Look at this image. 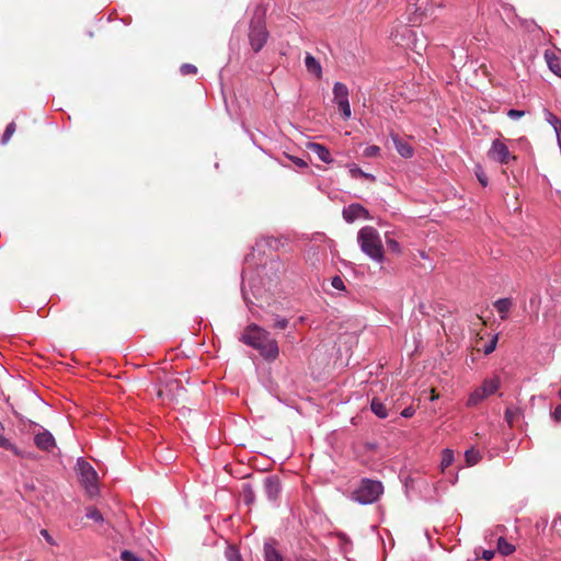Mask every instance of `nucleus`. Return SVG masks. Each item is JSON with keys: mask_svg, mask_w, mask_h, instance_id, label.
I'll list each match as a JSON object with an SVG mask.
<instances>
[{"mask_svg": "<svg viewBox=\"0 0 561 561\" xmlns=\"http://www.w3.org/2000/svg\"><path fill=\"white\" fill-rule=\"evenodd\" d=\"M239 341L256 350L268 362L275 360L279 355L277 341L270 336V332L255 323L245 327Z\"/></svg>", "mask_w": 561, "mask_h": 561, "instance_id": "f257e3e1", "label": "nucleus"}, {"mask_svg": "<svg viewBox=\"0 0 561 561\" xmlns=\"http://www.w3.org/2000/svg\"><path fill=\"white\" fill-rule=\"evenodd\" d=\"M357 242L368 257L377 263L383 262V248L377 229L371 226L363 227L357 233Z\"/></svg>", "mask_w": 561, "mask_h": 561, "instance_id": "f03ea898", "label": "nucleus"}, {"mask_svg": "<svg viewBox=\"0 0 561 561\" xmlns=\"http://www.w3.org/2000/svg\"><path fill=\"white\" fill-rule=\"evenodd\" d=\"M383 493V485L378 480L362 479L357 489L351 494V500L362 505L375 503Z\"/></svg>", "mask_w": 561, "mask_h": 561, "instance_id": "7ed1b4c3", "label": "nucleus"}, {"mask_svg": "<svg viewBox=\"0 0 561 561\" xmlns=\"http://www.w3.org/2000/svg\"><path fill=\"white\" fill-rule=\"evenodd\" d=\"M76 472L81 485L90 496L99 493V476L95 469L82 457L77 459Z\"/></svg>", "mask_w": 561, "mask_h": 561, "instance_id": "20e7f679", "label": "nucleus"}, {"mask_svg": "<svg viewBox=\"0 0 561 561\" xmlns=\"http://www.w3.org/2000/svg\"><path fill=\"white\" fill-rule=\"evenodd\" d=\"M268 32L262 18L257 16L251 20L249 41L252 49L257 53L266 44Z\"/></svg>", "mask_w": 561, "mask_h": 561, "instance_id": "39448f33", "label": "nucleus"}, {"mask_svg": "<svg viewBox=\"0 0 561 561\" xmlns=\"http://www.w3.org/2000/svg\"><path fill=\"white\" fill-rule=\"evenodd\" d=\"M348 88L342 82H335L333 85V102L337 105L339 111L344 119H348L352 115L351 104L348 101Z\"/></svg>", "mask_w": 561, "mask_h": 561, "instance_id": "423d86ee", "label": "nucleus"}, {"mask_svg": "<svg viewBox=\"0 0 561 561\" xmlns=\"http://www.w3.org/2000/svg\"><path fill=\"white\" fill-rule=\"evenodd\" d=\"M488 156L491 160L501 164H508L512 160L516 159L501 139H494L492 141Z\"/></svg>", "mask_w": 561, "mask_h": 561, "instance_id": "0eeeda50", "label": "nucleus"}, {"mask_svg": "<svg viewBox=\"0 0 561 561\" xmlns=\"http://www.w3.org/2000/svg\"><path fill=\"white\" fill-rule=\"evenodd\" d=\"M342 216H343V219L348 224H352L357 219L368 220L371 218L368 209H366L363 205H360L358 203H353V204H350L348 206L344 207L343 211H342Z\"/></svg>", "mask_w": 561, "mask_h": 561, "instance_id": "6e6552de", "label": "nucleus"}, {"mask_svg": "<svg viewBox=\"0 0 561 561\" xmlns=\"http://www.w3.org/2000/svg\"><path fill=\"white\" fill-rule=\"evenodd\" d=\"M35 446L43 451H51L56 447V440L54 435L45 428L34 436Z\"/></svg>", "mask_w": 561, "mask_h": 561, "instance_id": "1a4fd4ad", "label": "nucleus"}, {"mask_svg": "<svg viewBox=\"0 0 561 561\" xmlns=\"http://www.w3.org/2000/svg\"><path fill=\"white\" fill-rule=\"evenodd\" d=\"M264 491L271 502H276L282 492V485L277 476H267L264 479Z\"/></svg>", "mask_w": 561, "mask_h": 561, "instance_id": "9d476101", "label": "nucleus"}, {"mask_svg": "<svg viewBox=\"0 0 561 561\" xmlns=\"http://www.w3.org/2000/svg\"><path fill=\"white\" fill-rule=\"evenodd\" d=\"M276 541L270 539L264 542L263 557L264 561H284L283 554L276 549Z\"/></svg>", "mask_w": 561, "mask_h": 561, "instance_id": "9b49d317", "label": "nucleus"}, {"mask_svg": "<svg viewBox=\"0 0 561 561\" xmlns=\"http://www.w3.org/2000/svg\"><path fill=\"white\" fill-rule=\"evenodd\" d=\"M391 140L394 145V148L396 150L398 151V153L402 157V158H412L413 154H414V150L412 148V146L407 142V141H403L399 135L397 134H391Z\"/></svg>", "mask_w": 561, "mask_h": 561, "instance_id": "f8f14e48", "label": "nucleus"}, {"mask_svg": "<svg viewBox=\"0 0 561 561\" xmlns=\"http://www.w3.org/2000/svg\"><path fill=\"white\" fill-rule=\"evenodd\" d=\"M306 147L308 150L316 153L320 161L324 163H331L333 161V158L325 146L318 142H308Z\"/></svg>", "mask_w": 561, "mask_h": 561, "instance_id": "ddd939ff", "label": "nucleus"}, {"mask_svg": "<svg viewBox=\"0 0 561 561\" xmlns=\"http://www.w3.org/2000/svg\"><path fill=\"white\" fill-rule=\"evenodd\" d=\"M245 282H248L249 284V287H250V290L252 293V295L256 298L259 295H260V288L256 286V283L255 282H252V280H249L248 279V274L247 272L244 271L243 272V275H242V287H241V291H242V296H243V300L244 302L247 304V306L250 308V305H253V302L250 300V297H249V291L247 289V286H245Z\"/></svg>", "mask_w": 561, "mask_h": 561, "instance_id": "4468645a", "label": "nucleus"}, {"mask_svg": "<svg viewBox=\"0 0 561 561\" xmlns=\"http://www.w3.org/2000/svg\"><path fill=\"white\" fill-rule=\"evenodd\" d=\"M392 36H393V41L398 45L410 47L412 42H413V38L415 36V33L409 26H403L402 27L401 39H399V32H397L396 34H392Z\"/></svg>", "mask_w": 561, "mask_h": 561, "instance_id": "2eb2a0df", "label": "nucleus"}, {"mask_svg": "<svg viewBox=\"0 0 561 561\" xmlns=\"http://www.w3.org/2000/svg\"><path fill=\"white\" fill-rule=\"evenodd\" d=\"M3 431H4V427H3L2 423L0 422V448L10 450L18 457H21V458L26 457V454L24 451H22L19 447H16L14 444H12L8 438H5L2 435Z\"/></svg>", "mask_w": 561, "mask_h": 561, "instance_id": "dca6fc26", "label": "nucleus"}, {"mask_svg": "<svg viewBox=\"0 0 561 561\" xmlns=\"http://www.w3.org/2000/svg\"><path fill=\"white\" fill-rule=\"evenodd\" d=\"M305 66L307 70L314 75L318 79L322 77V67L318 59H316L311 54H307L305 57Z\"/></svg>", "mask_w": 561, "mask_h": 561, "instance_id": "f3484780", "label": "nucleus"}, {"mask_svg": "<svg viewBox=\"0 0 561 561\" xmlns=\"http://www.w3.org/2000/svg\"><path fill=\"white\" fill-rule=\"evenodd\" d=\"M493 306L499 312L501 320H505L508 317V312L512 307V300L510 298H500L494 301Z\"/></svg>", "mask_w": 561, "mask_h": 561, "instance_id": "a211bd4d", "label": "nucleus"}, {"mask_svg": "<svg viewBox=\"0 0 561 561\" xmlns=\"http://www.w3.org/2000/svg\"><path fill=\"white\" fill-rule=\"evenodd\" d=\"M499 388H500V379H499V377H493V378L485 379L482 382V385L480 386V389L486 396V398L492 396L493 393H495Z\"/></svg>", "mask_w": 561, "mask_h": 561, "instance_id": "6ab92c4d", "label": "nucleus"}, {"mask_svg": "<svg viewBox=\"0 0 561 561\" xmlns=\"http://www.w3.org/2000/svg\"><path fill=\"white\" fill-rule=\"evenodd\" d=\"M370 410L379 419H386L388 416L386 405L378 398H373L370 401Z\"/></svg>", "mask_w": 561, "mask_h": 561, "instance_id": "aec40b11", "label": "nucleus"}, {"mask_svg": "<svg viewBox=\"0 0 561 561\" xmlns=\"http://www.w3.org/2000/svg\"><path fill=\"white\" fill-rule=\"evenodd\" d=\"M484 399H486V396L482 392L480 387L476 388L468 397L467 400V407H476L480 402H482Z\"/></svg>", "mask_w": 561, "mask_h": 561, "instance_id": "412c9836", "label": "nucleus"}, {"mask_svg": "<svg viewBox=\"0 0 561 561\" xmlns=\"http://www.w3.org/2000/svg\"><path fill=\"white\" fill-rule=\"evenodd\" d=\"M497 551L506 557L515 551V546L510 543L503 536H500L497 539Z\"/></svg>", "mask_w": 561, "mask_h": 561, "instance_id": "4be33fe9", "label": "nucleus"}, {"mask_svg": "<svg viewBox=\"0 0 561 561\" xmlns=\"http://www.w3.org/2000/svg\"><path fill=\"white\" fill-rule=\"evenodd\" d=\"M455 460L454 451L449 448H445L442 451V460H440V468L444 471L446 468H448Z\"/></svg>", "mask_w": 561, "mask_h": 561, "instance_id": "5701e85b", "label": "nucleus"}, {"mask_svg": "<svg viewBox=\"0 0 561 561\" xmlns=\"http://www.w3.org/2000/svg\"><path fill=\"white\" fill-rule=\"evenodd\" d=\"M465 459L468 466H474L480 461L481 455L478 450L470 448L465 451Z\"/></svg>", "mask_w": 561, "mask_h": 561, "instance_id": "b1692460", "label": "nucleus"}, {"mask_svg": "<svg viewBox=\"0 0 561 561\" xmlns=\"http://www.w3.org/2000/svg\"><path fill=\"white\" fill-rule=\"evenodd\" d=\"M227 561H243L239 550L233 546H228L225 551Z\"/></svg>", "mask_w": 561, "mask_h": 561, "instance_id": "393cba45", "label": "nucleus"}, {"mask_svg": "<svg viewBox=\"0 0 561 561\" xmlns=\"http://www.w3.org/2000/svg\"><path fill=\"white\" fill-rule=\"evenodd\" d=\"M385 238H386V244H387V248H388L391 252H393V253H396V254L401 253V245H400V243H399L397 240H394L393 238H391V237L389 236V232H386Z\"/></svg>", "mask_w": 561, "mask_h": 561, "instance_id": "a878e982", "label": "nucleus"}, {"mask_svg": "<svg viewBox=\"0 0 561 561\" xmlns=\"http://www.w3.org/2000/svg\"><path fill=\"white\" fill-rule=\"evenodd\" d=\"M545 118L553 127L554 130L561 128V119L549 110H545Z\"/></svg>", "mask_w": 561, "mask_h": 561, "instance_id": "bb28decb", "label": "nucleus"}, {"mask_svg": "<svg viewBox=\"0 0 561 561\" xmlns=\"http://www.w3.org/2000/svg\"><path fill=\"white\" fill-rule=\"evenodd\" d=\"M314 241H320L323 243V250L325 248L330 249L331 252H333V248H334V241L327 238L324 234L322 233H317V236L314 237L313 239Z\"/></svg>", "mask_w": 561, "mask_h": 561, "instance_id": "cd10ccee", "label": "nucleus"}, {"mask_svg": "<svg viewBox=\"0 0 561 561\" xmlns=\"http://www.w3.org/2000/svg\"><path fill=\"white\" fill-rule=\"evenodd\" d=\"M14 131H15V124H14V122H11L10 124L7 125V127L4 129V133L1 138V142L7 144L10 140V138L12 137V135L14 134Z\"/></svg>", "mask_w": 561, "mask_h": 561, "instance_id": "c85d7f7f", "label": "nucleus"}, {"mask_svg": "<svg viewBox=\"0 0 561 561\" xmlns=\"http://www.w3.org/2000/svg\"><path fill=\"white\" fill-rule=\"evenodd\" d=\"M497 344V334L493 335V337L483 346V353L485 355L491 354L494 352Z\"/></svg>", "mask_w": 561, "mask_h": 561, "instance_id": "c756f323", "label": "nucleus"}, {"mask_svg": "<svg viewBox=\"0 0 561 561\" xmlns=\"http://www.w3.org/2000/svg\"><path fill=\"white\" fill-rule=\"evenodd\" d=\"M87 517L96 523H102L104 520L102 513L96 508L89 510L87 513Z\"/></svg>", "mask_w": 561, "mask_h": 561, "instance_id": "7c9ffc66", "label": "nucleus"}, {"mask_svg": "<svg viewBox=\"0 0 561 561\" xmlns=\"http://www.w3.org/2000/svg\"><path fill=\"white\" fill-rule=\"evenodd\" d=\"M243 497L247 504H251L254 501V491L251 485L247 484L243 488Z\"/></svg>", "mask_w": 561, "mask_h": 561, "instance_id": "2f4dec72", "label": "nucleus"}, {"mask_svg": "<svg viewBox=\"0 0 561 561\" xmlns=\"http://www.w3.org/2000/svg\"><path fill=\"white\" fill-rule=\"evenodd\" d=\"M180 72L183 76L195 75L197 72V68L192 64H183L180 68Z\"/></svg>", "mask_w": 561, "mask_h": 561, "instance_id": "473e14b6", "label": "nucleus"}, {"mask_svg": "<svg viewBox=\"0 0 561 561\" xmlns=\"http://www.w3.org/2000/svg\"><path fill=\"white\" fill-rule=\"evenodd\" d=\"M546 59L550 70L553 71L554 73H558L560 71V68L557 62V59L553 56H550L548 53H546Z\"/></svg>", "mask_w": 561, "mask_h": 561, "instance_id": "72a5a7b5", "label": "nucleus"}, {"mask_svg": "<svg viewBox=\"0 0 561 561\" xmlns=\"http://www.w3.org/2000/svg\"><path fill=\"white\" fill-rule=\"evenodd\" d=\"M350 172L353 176L359 175V176L367 178V179L368 178L374 179V176L371 174L365 173L360 168H358L355 164L351 165Z\"/></svg>", "mask_w": 561, "mask_h": 561, "instance_id": "f704fd0d", "label": "nucleus"}, {"mask_svg": "<svg viewBox=\"0 0 561 561\" xmlns=\"http://www.w3.org/2000/svg\"><path fill=\"white\" fill-rule=\"evenodd\" d=\"M121 559L123 561H141V559L139 557H137L135 553H133L129 550L122 551Z\"/></svg>", "mask_w": 561, "mask_h": 561, "instance_id": "c9c22d12", "label": "nucleus"}, {"mask_svg": "<svg viewBox=\"0 0 561 561\" xmlns=\"http://www.w3.org/2000/svg\"><path fill=\"white\" fill-rule=\"evenodd\" d=\"M380 151V148L378 146H368L365 148L364 150V156L367 157V158H373V157H376Z\"/></svg>", "mask_w": 561, "mask_h": 561, "instance_id": "e433bc0d", "label": "nucleus"}, {"mask_svg": "<svg viewBox=\"0 0 561 561\" xmlns=\"http://www.w3.org/2000/svg\"><path fill=\"white\" fill-rule=\"evenodd\" d=\"M331 285L333 288H335L337 290H345L344 282L342 279V277H340V276H334L331 280Z\"/></svg>", "mask_w": 561, "mask_h": 561, "instance_id": "4c0bfd02", "label": "nucleus"}, {"mask_svg": "<svg viewBox=\"0 0 561 561\" xmlns=\"http://www.w3.org/2000/svg\"><path fill=\"white\" fill-rule=\"evenodd\" d=\"M525 115V112L524 111H519V110H515V108H511L508 110L507 112V116L511 118V119H519L520 117H523Z\"/></svg>", "mask_w": 561, "mask_h": 561, "instance_id": "58836bf2", "label": "nucleus"}, {"mask_svg": "<svg viewBox=\"0 0 561 561\" xmlns=\"http://www.w3.org/2000/svg\"><path fill=\"white\" fill-rule=\"evenodd\" d=\"M288 325V320L286 318L276 317L274 328L284 330Z\"/></svg>", "mask_w": 561, "mask_h": 561, "instance_id": "ea45409f", "label": "nucleus"}, {"mask_svg": "<svg viewBox=\"0 0 561 561\" xmlns=\"http://www.w3.org/2000/svg\"><path fill=\"white\" fill-rule=\"evenodd\" d=\"M266 245L273 250H278L279 241L273 237H267L264 239Z\"/></svg>", "mask_w": 561, "mask_h": 561, "instance_id": "a19ab883", "label": "nucleus"}, {"mask_svg": "<svg viewBox=\"0 0 561 561\" xmlns=\"http://www.w3.org/2000/svg\"><path fill=\"white\" fill-rule=\"evenodd\" d=\"M476 175H477L478 181L480 182V184L485 187L488 185V178L484 174V172L482 170H479V171L476 172Z\"/></svg>", "mask_w": 561, "mask_h": 561, "instance_id": "79ce46f5", "label": "nucleus"}, {"mask_svg": "<svg viewBox=\"0 0 561 561\" xmlns=\"http://www.w3.org/2000/svg\"><path fill=\"white\" fill-rule=\"evenodd\" d=\"M288 158L299 168H307L308 167V163L304 159H301V158L290 157V156H288Z\"/></svg>", "mask_w": 561, "mask_h": 561, "instance_id": "37998d69", "label": "nucleus"}, {"mask_svg": "<svg viewBox=\"0 0 561 561\" xmlns=\"http://www.w3.org/2000/svg\"><path fill=\"white\" fill-rule=\"evenodd\" d=\"M495 551L494 550H483L481 558L485 561H490L494 558Z\"/></svg>", "mask_w": 561, "mask_h": 561, "instance_id": "c03bdc74", "label": "nucleus"}, {"mask_svg": "<svg viewBox=\"0 0 561 561\" xmlns=\"http://www.w3.org/2000/svg\"><path fill=\"white\" fill-rule=\"evenodd\" d=\"M551 416L556 422H561V404L554 409V411L551 413Z\"/></svg>", "mask_w": 561, "mask_h": 561, "instance_id": "a18cd8bd", "label": "nucleus"}, {"mask_svg": "<svg viewBox=\"0 0 561 561\" xmlns=\"http://www.w3.org/2000/svg\"><path fill=\"white\" fill-rule=\"evenodd\" d=\"M41 535L45 538V540H46L49 545H51V546H54V545H55V541H54L53 537L49 535L48 530H46V529H42V530H41Z\"/></svg>", "mask_w": 561, "mask_h": 561, "instance_id": "49530a36", "label": "nucleus"}, {"mask_svg": "<svg viewBox=\"0 0 561 561\" xmlns=\"http://www.w3.org/2000/svg\"><path fill=\"white\" fill-rule=\"evenodd\" d=\"M414 414V409L412 407H408L405 408L402 412H401V415L405 419H409L411 416H413Z\"/></svg>", "mask_w": 561, "mask_h": 561, "instance_id": "de8ad7c7", "label": "nucleus"}, {"mask_svg": "<svg viewBox=\"0 0 561 561\" xmlns=\"http://www.w3.org/2000/svg\"><path fill=\"white\" fill-rule=\"evenodd\" d=\"M514 415H515V411H513V410H512V409H510V408H508V409H506V411H505V419H506V421H507L510 424H512Z\"/></svg>", "mask_w": 561, "mask_h": 561, "instance_id": "09e8293b", "label": "nucleus"}, {"mask_svg": "<svg viewBox=\"0 0 561 561\" xmlns=\"http://www.w3.org/2000/svg\"><path fill=\"white\" fill-rule=\"evenodd\" d=\"M427 1H420V0H416V2L414 3L415 5V11H422L423 10V5L426 3Z\"/></svg>", "mask_w": 561, "mask_h": 561, "instance_id": "8fccbe9b", "label": "nucleus"}, {"mask_svg": "<svg viewBox=\"0 0 561 561\" xmlns=\"http://www.w3.org/2000/svg\"><path fill=\"white\" fill-rule=\"evenodd\" d=\"M556 136H557V141H558V146L561 150V128L560 129H556Z\"/></svg>", "mask_w": 561, "mask_h": 561, "instance_id": "3c124183", "label": "nucleus"}, {"mask_svg": "<svg viewBox=\"0 0 561 561\" xmlns=\"http://www.w3.org/2000/svg\"><path fill=\"white\" fill-rule=\"evenodd\" d=\"M559 398L561 399V389L559 390Z\"/></svg>", "mask_w": 561, "mask_h": 561, "instance_id": "603ef678", "label": "nucleus"}]
</instances>
